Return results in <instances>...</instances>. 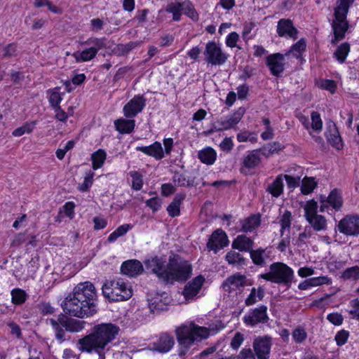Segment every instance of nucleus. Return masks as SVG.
I'll use <instances>...</instances> for the list:
<instances>
[{
  "instance_id": "1",
  "label": "nucleus",
  "mask_w": 359,
  "mask_h": 359,
  "mask_svg": "<svg viewBox=\"0 0 359 359\" xmlns=\"http://www.w3.org/2000/svg\"><path fill=\"white\" fill-rule=\"evenodd\" d=\"M119 331V327L111 323L95 325L90 334L78 340V348L81 352L95 355L97 359H105L109 344Z\"/></svg>"
},
{
  "instance_id": "2",
  "label": "nucleus",
  "mask_w": 359,
  "mask_h": 359,
  "mask_svg": "<svg viewBox=\"0 0 359 359\" xmlns=\"http://www.w3.org/2000/svg\"><path fill=\"white\" fill-rule=\"evenodd\" d=\"M96 293L94 285L90 282L77 285L72 294L62 302V308L66 313L77 318L93 316L95 312Z\"/></svg>"
},
{
  "instance_id": "3",
  "label": "nucleus",
  "mask_w": 359,
  "mask_h": 359,
  "mask_svg": "<svg viewBox=\"0 0 359 359\" xmlns=\"http://www.w3.org/2000/svg\"><path fill=\"white\" fill-rule=\"evenodd\" d=\"M214 332L210 328L189 322L177 327L175 330L177 341V353L181 359L191 354V347L196 342L207 339Z\"/></svg>"
},
{
  "instance_id": "4",
  "label": "nucleus",
  "mask_w": 359,
  "mask_h": 359,
  "mask_svg": "<svg viewBox=\"0 0 359 359\" xmlns=\"http://www.w3.org/2000/svg\"><path fill=\"white\" fill-rule=\"evenodd\" d=\"M102 292L105 297L114 302L127 300L133 295L131 285L122 278L107 281L102 285Z\"/></svg>"
},
{
  "instance_id": "5",
  "label": "nucleus",
  "mask_w": 359,
  "mask_h": 359,
  "mask_svg": "<svg viewBox=\"0 0 359 359\" xmlns=\"http://www.w3.org/2000/svg\"><path fill=\"white\" fill-rule=\"evenodd\" d=\"M351 0H340L334 11L335 20L332 24L334 36L332 38V43L341 40L348 28V24L346 20V14L348 11Z\"/></svg>"
},
{
  "instance_id": "6",
  "label": "nucleus",
  "mask_w": 359,
  "mask_h": 359,
  "mask_svg": "<svg viewBox=\"0 0 359 359\" xmlns=\"http://www.w3.org/2000/svg\"><path fill=\"white\" fill-rule=\"evenodd\" d=\"M260 276L267 281L288 285L292 281L294 271L287 264L276 262L270 266V271L268 273L261 274Z\"/></svg>"
},
{
  "instance_id": "7",
  "label": "nucleus",
  "mask_w": 359,
  "mask_h": 359,
  "mask_svg": "<svg viewBox=\"0 0 359 359\" xmlns=\"http://www.w3.org/2000/svg\"><path fill=\"white\" fill-rule=\"evenodd\" d=\"M191 272L192 267L188 261L179 257L170 259L168 263V273L165 276V282L186 281L191 276Z\"/></svg>"
},
{
  "instance_id": "8",
  "label": "nucleus",
  "mask_w": 359,
  "mask_h": 359,
  "mask_svg": "<svg viewBox=\"0 0 359 359\" xmlns=\"http://www.w3.org/2000/svg\"><path fill=\"white\" fill-rule=\"evenodd\" d=\"M318 205L314 200L307 201L304 206V216L306 221L316 231L325 230L327 228V220L325 218L317 213Z\"/></svg>"
},
{
  "instance_id": "9",
  "label": "nucleus",
  "mask_w": 359,
  "mask_h": 359,
  "mask_svg": "<svg viewBox=\"0 0 359 359\" xmlns=\"http://www.w3.org/2000/svg\"><path fill=\"white\" fill-rule=\"evenodd\" d=\"M245 108L240 107L238 108L233 114L231 115L221 118L217 121V126H215L216 130H227L230 129H236V126L241 121L243 115L245 114Z\"/></svg>"
},
{
  "instance_id": "10",
  "label": "nucleus",
  "mask_w": 359,
  "mask_h": 359,
  "mask_svg": "<svg viewBox=\"0 0 359 359\" xmlns=\"http://www.w3.org/2000/svg\"><path fill=\"white\" fill-rule=\"evenodd\" d=\"M203 54L205 62L215 66L222 65L228 58V55L219 46H205Z\"/></svg>"
},
{
  "instance_id": "11",
  "label": "nucleus",
  "mask_w": 359,
  "mask_h": 359,
  "mask_svg": "<svg viewBox=\"0 0 359 359\" xmlns=\"http://www.w3.org/2000/svg\"><path fill=\"white\" fill-rule=\"evenodd\" d=\"M269 320L267 315V307L266 306H259L243 317V322L247 325L253 327L259 323H266Z\"/></svg>"
},
{
  "instance_id": "12",
  "label": "nucleus",
  "mask_w": 359,
  "mask_h": 359,
  "mask_svg": "<svg viewBox=\"0 0 359 359\" xmlns=\"http://www.w3.org/2000/svg\"><path fill=\"white\" fill-rule=\"evenodd\" d=\"M146 267L148 270H151L154 273L165 282L168 271V264L163 258L152 257L145 262Z\"/></svg>"
},
{
  "instance_id": "13",
  "label": "nucleus",
  "mask_w": 359,
  "mask_h": 359,
  "mask_svg": "<svg viewBox=\"0 0 359 359\" xmlns=\"http://www.w3.org/2000/svg\"><path fill=\"white\" fill-rule=\"evenodd\" d=\"M341 233L347 236L359 234V217L347 216L342 219L338 225Z\"/></svg>"
},
{
  "instance_id": "14",
  "label": "nucleus",
  "mask_w": 359,
  "mask_h": 359,
  "mask_svg": "<svg viewBox=\"0 0 359 359\" xmlns=\"http://www.w3.org/2000/svg\"><path fill=\"white\" fill-rule=\"evenodd\" d=\"M271 339L268 336L259 337L253 342V348L259 359H269Z\"/></svg>"
},
{
  "instance_id": "15",
  "label": "nucleus",
  "mask_w": 359,
  "mask_h": 359,
  "mask_svg": "<svg viewBox=\"0 0 359 359\" xmlns=\"http://www.w3.org/2000/svg\"><path fill=\"white\" fill-rule=\"evenodd\" d=\"M229 244V240L226 233L219 229L215 230L211 235L207 246L210 250L217 252Z\"/></svg>"
},
{
  "instance_id": "16",
  "label": "nucleus",
  "mask_w": 359,
  "mask_h": 359,
  "mask_svg": "<svg viewBox=\"0 0 359 359\" xmlns=\"http://www.w3.org/2000/svg\"><path fill=\"white\" fill-rule=\"evenodd\" d=\"M145 104L142 96H135L123 107V114L128 118H133L142 111Z\"/></svg>"
},
{
  "instance_id": "17",
  "label": "nucleus",
  "mask_w": 359,
  "mask_h": 359,
  "mask_svg": "<svg viewBox=\"0 0 359 359\" xmlns=\"http://www.w3.org/2000/svg\"><path fill=\"white\" fill-rule=\"evenodd\" d=\"M320 210L324 212L329 204L335 210H339L343 204L341 193L337 190H332L327 197H321Z\"/></svg>"
},
{
  "instance_id": "18",
  "label": "nucleus",
  "mask_w": 359,
  "mask_h": 359,
  "mask_svg": "<svg viewBox=\"0 0 359 359\" xmlns=\"http://www.w3.org/2000/svg\"><path fill=\"white\" fill-rule=\"evenodd\" d=\"M247 279L243 275L238 273H234L228 277L222 283V287L226 292L231 293L246 285Z\"/></svg>"
},
{
  "instance_id": "19",
  "label": "nucleus",
  "mask_w": 359,
  "mask_h": 359,
  "mask_svg": "<svg viewBox=\"0 0 359 359\" xmlns=\"http://www.w3.org/2000/svg\"><path fill=\"white\" fill-rule=\"evenodd\" d=\"M277 32L281 37H285L293 41L297 39L298 30L289 19H280L278 22Z\"/></svg>"
},
{
  "instance_id": "20",
  "label": "nucleus",
  "mask_w": 359,
  "mask_h": 359,
  "mask_svg": "<svg viewBox=\"0 0 359 359\" xmlns=\"http://www.w3.org/2000/svg\"><path fill=\"white\" fill-rule=\"evenodd\" d=\"M204 281L205 278L203 276H198L185 286L183 294L186 300L189 301L197 295Z\"/></svg>"
},
{
  "instance_id": "21",
  "label": "nucleus",
  "mask_w": 359,
  "mask_h": 359,
  "mask_svg": "<svg viewBox=\"0 0 359 359\" xmlns=\"http://www.w3.org/2000/svg\"><path fill=\"white\" fill-rule=\"evenodd\" d=\"M266 63L273 76H278L284 69V57L280 53H274L269 55Z\"/></svg>"
},
{
  "instance_id": "22",
  "label": "nucleus",
  "mask_w": 359,
  "mask_h": 359,
  "mask_svg": "<svg viewBox=\"0 0 359 359\" xmlns=\"http://www.w3.org/2000/svg\"><path fill=\"white\" fill-rule=\"evenodd\" d=\"M175 345L173 337L168 333L160 334L158 340L154 344V350L160 353H168Z\"/></svg>"
},
{
  "instance_id": "23",
  "label": "nucleus",
  "mask_w": 359,
  "mask_h": 359,
  "mask_svg": "<svg viewBox=\"0 0 359 359\" xmlns=\"http://www.w3.org/2000/svg\"><path fill=\"white\" fill-rule=\"evenodd\" d=\"M122 273L130 277L137 276L143 271V266L140 262L137 260H128L124 262L121 266Z\"/></svg>"
},
{
  "instance_id": "24",
  "label": "nucleus",
  "mask_w": 359,
  "mask_h": 359,
  "mask_svg": "<svg viewBox=\"0 0 359 359\" xmlns=\"http://www.w3.org/2000/svg\"><path fill=\"white\" fill-rule=\"evenodd\" d=\"M137 151L143 152L144 154L154 157L156 160H161L164 157V152L161 144L155 142L154 144L146 147H137Z\"/></svg>"
},
{
  "instance_id": "25",
  "label": "nucleus",
  "mask_w": 359,
  "mask_h": 359,
  "mask_svg": "<svg viewBox=\"0 0 359 359\" xmlns=\"http://www.w3.org/2000/svg\"><path fill=\"white\" fill-rule=\"evenodd\" d=\"M61 325L66 331L70 332H79L84 328L86 323L72 318H68L65 315L60 314Z\"/></svg>"
},
{
  "instance_id": "26",
  "label": "nucleus",
  "mask_w": 359,
  "mask_h": 359,
  "mask_svg": "<svg viewBox=\"0 0 359 359\" xmlns=\"http://www.w3.org/2000/svg\"><path fill=\"white\" fill-rule=\"evenodd\" d=\"M231 246L239 251L250 252L252 250L253 241L245 235H239L233 241Z\"/></svg>"
},
{
  "instance_id": "27",
  "label": "nucleus",
  "mask_w": 359,
  "mask_h": 359,
  "mask_svg": "<svg viewBox=\"0 0 359 359\" xmlns=\"http://www.w3.org/2000/svg\"><path fill=\"white\" fill-rule=\"evenodd\" d=\"M198 157L202 163L212 165L216 161L217 153L212 147H207L198 151Z\"/></svg>"
},
{
  "instance_id": "28",
  "label": "nucleus",
  "mask_w": 359,
  "mask_h": 359,
  "mask_svg": "<svg viewBox=\"0 0 359 359\" xmlns=\"http://www.w3.org/2000/svg\"><path fill=\"white\" fill-rule=\"evenodd\" d=\"M61 320L60 315L56 318H52L47 320V323L52 326L55 334V337L57 340L59 341L60 344H62L65 341V339L64 338L65 331L60 323Z\"/></svg>"
},
{
  "instance_id": "29",
  "label": "nucleus",
  "mask_w": 359,
  "mask_h": 359,
  "mask_svg": "<svg viewBox=\"0 0 359 359\" xmlns=\"http://www.w3.org/2000/svg\"><path fill=\"white\" fill-rule=\"evenodd\" d=\"M283 177L280 175L268 186L266 191L273 197L278 198L283 194Z\"/></svg>"
},
{
  "instance_id": "30",
  "label": "nucleus",
  "mask_w": 359,
  "mask_h": 359,
  "mask_svg": "<svg viewBox=\"0 0 359 359\" xmlns=\"http://www.w3.org/2000/svg\"><path fill=\"white\" fill-rule=\"evenodd\" d=\"M116 129L121 133H131L135 126V121L133 119L119 118L114 121Z\"/></svg>"
},
{
  "instance_id": "31",
  "label": "nucleus",
  "mask_w": 359,
  "mask_h": 359,
  "mask_svg": "<svg viewBox=\"0 0 359 359\" xmlns=\"http://www.w3.org/2000/svg\"><path fill=\"white\" fill-rule=\"evenodd\" d=\"M259 150H253L244 157L243 163L248 168H254L260 163Z\"/></svg>"
},
{
  "instance_id": "32",
  "label": "nucleus",
  "mask_w": 359,
  "mask_h": 359,
  "mask_svg": "<svg viewBox=\"0 0 359 359\" xmlns=\"http://www.w3.org/2000/svg\"><path fill=\"white\" fill-rule=\"evenodd\" d=\"M266 249L259 248L257 250H250V257L255 265L264 266L266 264V258L268 257Z\"/></svg>"
},
{
  "instance_id": "33",
  "label": "nucleus",
  "mask_w": 359,
  "mask_h": 359,
  "mask_svg": "<svg viewBox=\"0 0 359 359\" xmlns=\"http://www.w3.org/2000/svg\"><path fill=\"white\" fill-rule=\"evenodd\" d=\"M184 198V194H178L175 196L171 203L167 208V211L170 216L176 217L180 215V206Z\"/></svg>"
},
{
  "instance_id": "34",
  "label": "nucleus",
  "mask_w": 359,
  "mask_h": 359,
  "mask_svg": "<svg viewBox=\"0 0 359 359\" xmlns=\"http://www.w3.org/2000/svg\"><path fill=\"white\" fill-rule=\"evenodd\" d=\"M259 224V217L252 215L242 222V231L244 232H251L257 228Z\"/></svg>"
},
{
  "instance_id": "35",
  "label": "nucleus",
  "mask_w": 359,
  "mask_h": 359,
  "mask_svg": "<svg viewBox=\"0 0 359 359\" xmlns=\"http://www.w3.org/2000/svg\"><path fill=\"white\" fill-rule=\"evenodd\" d=\"M278 222L280 224V234L283 236L286 229H289L291 226L292 216V213L288 210L280 211Z\"/></svg>"
},
{
  "instance_id": "36",
  "label": "nucleus",
  "mask_w": 359,
  "mask_h": 359,
  "mask_svg": "<svg viewBox=\"0 0 359 359\" xmlns=\"http://www.w3.org/2000/svg\"><path fill=\"white\" fill-rule=\"evenodd\" d=\"M107 158V154L103 149H98L91 155L92 167L93 170L100 168Z\"/></svg>"
},
{
  "instance_id": "37",
  "label": "nucleus",
  "mask_w": 359,
  "mask_h": 359,
  "mask_svg": "<svg viewBox=\"0 0 359 359\" xmlns=\"http://www.w3.org/2000/svg\"><path fill=\"white\" fill-rule=\"evenodd\" d=\"M264 292L262 287H253L245 301L246 306H252L264 297Z\"/></svg>"
},
{
  "instance_id": "38",
  "label": "nucleus",
  "mask_w": 359,
  "mask_h": 359,
  "mask_svg": "<svg viewBox=\"0 0 359 359\" xmlns=\"http://www.w3.org/2000/svg\"><path fill=\"white\" fill-rule=\"evenodd\" d=\"M97 53V50L93 47L87 48L82 52L74 53V56L77 62H85L93 58Z\"/></svg>"
},
{
  "instance_id": "39",
  "label": "nucleus",
  "mask_w": 359,
  "mask_h": 359,
  "mask_svg": "<svg viewBox=\"0 0 359 359\" xmlns=\"http://www.w3.org/2000/svg\"><path fill=\"white\" fill-rule=\"evenodd\" d=\"M226 260L231 265L241 266L245 264L243 256L237 252L230 251L226 255Z\"/></svg>"
},
{
  "instance_id": "40",
  "label": "nucleus",
  "mask_w": 359,
  "mask_h": 359,
  "mask_svg": "<svg viewBox=\"0 0 359 359\" xmlns=\"http://www.w3.org/2000/svg\"><path fill=\"white\" fill-rule=\"evenodd\" d=\"M341 277L345 280H356L359 279V266H354L346 269L341 273Z\"/></svg>"
},
{
  "instance_id": "41",
  "label": "nucleus",
  "mask_w": 359,
  "mask_h": 359,
  "mask_svg": "<svg viewBox=\"0 0 359 359\" xmlns=\"http://www.w3.org/2000/svg\"><path fill=\"white\" fill-rule=\"evenodd\" d=\"M317 185V182L313 177H305L302 180L301 191L303 194H309L313 192Z\"/></svg>"
},
{
  "instance_id": "42",
  "label": "nucleus",
  "mask_w": 359,
  "mask_h": 359,
  "mask_svg": "<svg viewBox=\"0 0 359 359\" xmlns=\"http://www.w3.org/2000/svg\"><path fill=\"white\" fill-rule=\"evenodd\" d=\"M311 130L319 133L322 130L323 128V121L320 114L317 111H313L311 114Z\"/></svg>"
},
{
  "instance_id": "43",
  "label": "nucleus",
  "mask_w": 359,
  "mask_h": 359,
  "mask_svg": "<svg viewBox=\"0 0 359 359\" xmlns=\"http://www.w3.org/2000/svg\"><path fill=\"white\" fill-rule=\"evenodd\" d=\"M166 11L172 13L174 20H180L182 14V3L175 2L170 4L166 8Z\"/></svg>"
},
{
  "instance_id": "44",
  "label": "nucleus",
  "mask_w": 359,
  "mask_h": 359,
  "mask_svg": "<svg viewBox=\"0 0 359 359\" xmlns=\"http://www.w3.org/2000/svg\"><path fill=\"white\" fill-rule=\"evenodd\" d=\"M182 12L192 19H196L197 18V13L194 5L189 0L182 2Z\"/></svg>"
},
{
  "instance_id": "45",
  "label": "nucleus",
  "mask_w": 359,
  "mask_h": 359,
  "mask_svg": "<svg viewBox=\"0 0 359 359\" xmlns=\"http://www.w3.org/2000/svg\"><path fill=\"white\" fill-rule=\"evenodd\" d=\"M12 302L15 304H21L26 300L27 294L21 289H14L11 292Z\"/></svg>"
},
{
  "instance_id": "46",
  "label": "nucleus",
  "mask_w": 359,
  "mask_h": 359,
  "mask_svg": "<svg viewBox=\"0 0 359 359\" xmlns=\"http://www.w3.org/2000/svg\"><path fill=\"white\" fill-rule=\"evenodd\" d=\"M129 175L132 178L133 189L140 190L143 185L142 175L137 171H130Z\"/></svg>"
},
{
  "instance_id": "47",
  "label": "nucleus",
  "mask_w": 359,
  "mask_h": 359,
  "mask_svg": "<svg viewBox=\"0 0 359 359\" xmlns=\"http://www.w3.org/2000/svg\"><path fill=\"white\" fill-rule=\"evenodd\" d=\"M34 128V123H27L22 126L19 127L13 130V135L15 137H20L25 133H30Z\"/></svg>"
},
{
  "instance_id": "48",
  "label": "nucleus",
  "mask_w": 359,
  "mask_h": 359,
  "mask_svg": "<svg viewBox=\"0 0 359 359\" xmlns=\"http://www.w3.org/2000/svg\"><path fill=\"white\" fill-rule=\"evenodd\" d=\"M94 175V172L91 171L86 174L83 182L79 186L80 191L85 192L88 190L93 184Z\"/></svg>"
},
{
  "instance_id": "49",
  "label": "nucleus",
  "mask_w": 359,
  "mask_h": 359,
  "mask_svg": "<svg viewBox=\"0 0 359 359\" xmlns=\"http://www.w3.org/2000/svg\"><path fill=\"white\" fill-rule=\"evenodd\" d=\"M292 337L296 343L303 342L307 337V334L303 328H297L292 333Z\"/></svg>"
},
{
  "instance_id": "50",
  "label": "nucleus",
  "mask_w": 359,
  "mask_h": 359,
  "mask_svg": "<svg viewBox=\"0 0 359 359\" xmlns=\"http://www.w3.org/2000/svg\"><path fill=\"white\" fill-rule=\"evenodd\" d=\"M311 287H317L325 284H330L331 280L328 276H318L309 278Z\"/></svg>"
},
{
  "instance_id": "51",
  "label": "nucleus",
  "mask_w": 359,
  "mask_h": 359,
  "mask_svg": "<svg viewBox=\"0 0 359 359\" xmlns=\"http://www.w3.org/2000/svg\"><path fill=\"white\" fill-rule=\"evenodd\" d=\"M61 101L62 96L57 90H50L49 102L53 108L60 107V104Z\"/></svg>"
},
{
  "instance_id": "52",
  "label": "nucleus",
  "mask_w": 359,
  "mask_h": 359,
  "mask_svg": "<svg viewBox=\"0 0 359 359\" xmlns=\"http://www.w3.org/2000/svg\"><path fill=\"white\" fill-rule=\"evenodd\" d=\"M350 307L348 312L351 318L359 320V299L356 298L351 301Z\"/></svg>"
},
{
  "instance_id": "53",
  "label": "nucleus",
  "mask_w": 359,
  "mask_h": 359,
  "mask_svg": "<svg viewBox=\"0 0 359 359\" xmlns=\"http://www.w3.org/2000/svg\"><path fill=\"white\" fill-rule=\"evenodd\" d=\"M349 51V46H338L334 52V55L339 62H343Z\"/></svg>"
},
{
  "instance_id": "54",
  "label": "nucleus",
  "mask_w": 359,
  "mask_h": 359,
  "mask_svg": "<svg viewBox=\"0 0 359 359\" xmlns=\"http://www.w3.org/2000/svg\"><path fill=\"white\" fill-rule=\"evenodd\" d=\"M174 183L179 187L190 186L191 182L182 174H175L173 177Z\"/></svg>"
},
{
  "instance_id": "55",
  "label": "nucleus",
  "mask_w": 359,
  "mask_h": 359,
  "mask_svg": "<svg viewBox=\"0 0 359 359\" xmlns=\"http://www.w3.org/2000/svg\"><path fill=\"white\" fill-rule=\"evenodd\" d=\"M349 336V332L346 330H342L337 333L335 335V341L338 346L345 344Z\"/></svg>"
},
{
  "instance_id": "56",
  "label": "nucleus",
  "mask_w": 359,
  "mask_h": 359,
  "mask_svg": "<svg viewBox=\"0 0 359 359\" xmlns=\"http://www.w3.org/2000/svg\"><path fill=\"white\" fill-rule=\"evenodd\" d=\"M327 319L334 325H340L342 324L343 316L338 313H332L327 315Z\"/></svg>"
},
{
  "instance_id": "57",
  "label": "nucleus",
  "mask_w": 359,
  "mask_h": 359,
  "mask_svg": "<svg viewBox=\"0 0 359 359\" xmlns=\"http://www.w3.org/2000/svg\"><path fill=\"white\" fill-rule=\"evenodd\" d=\"M255 25L252 22H246L244 24L242 36L245 42L250 38L249 34L255 27Z\"/></svg>"
},
{
  "instance_id": "58",
  "label": "nucleus",
  "mask_w": 359,
  "mask_h": 359,
  "mask_svg": "<svg viewBox=\"0 0 359 359\" xmlns=\"http://www.w3.org/2000/svg\"><path fill=\"white\" fill-rule=\"evenodd\" d=\"M286 180L287 187L289 188L294 189L299 185L300 177H294L288 175L283 176Z\"/></svg>"
},
{
  "instance_id": "59",
  "label": "nucleus",
  "mask_w": 359,
  "mask_h": 359,
  "mask_svg": "<svg viewBox=\"0 0 359 359\" xmlns=\"http://www.w3.org/2000/svg\"><path fill=\"white\" fill-rule=\"evenodd\" d=\"M243 335L240 332H236L231 340V346L233 349H238L243 342Z\"/></svg>"
},
{
  "instance_id": "60",
  "label": "nucleus",
  "mask_w": 359,
  "mask_h": 359,
  "mask_svg": "<svg viewBox=\"0 0 359 359\" xmlns=\"http://www.w3.org/2000/svg\"><path fill=\"white\" fill-rule=\"evenodd\" d=\"M146 205L155 212L161 208V201L157 197L152 198L146 201Z\"/></svg>"
},
{
  "instance_id": "61",
  "label": "nucleus",
  "mask_w": 359,
  "mask_h": 359,
  "mask_svg": "<svg viewBox=\"0 0 359 359\" xmlns=\"http://www.w3.org/2000/svg\"><path fill=\"white\" fill-rule=\"evenodd\" d=\"M233 147L232 137H225L219 144L221 149L226 152H229L233 149Z\"/></svg>"
},
{
  "instance_id": "62",
  "label": "nucleus",
  "mask_w": 359,
  "mask_h": 359,
  "mask_svg": "<svg viewBox=\"0 0 359 359\" xmlns=\"http://www.w3.org/2000/svg\"><path fill=\"white\" fill-rule=\"evenodd\" d=\"M327 140L335 147L337 149H339L341 146V138L339 135H338L337 132L336 131L334 134L333 135H326Z\"/></svg>"
},
{
  "instance_id": "63",
  "label": "nucleus",
  "mask_w": 359,
  "mask_h": 359,
  "mask_svg": "<svg viewBox=\"0 0 359 359\" xmlns=\"http://www.w3.org/2000/svg\"><path fill=\"white\" fill-rule=\"evenodd\" d=\"M321 87L333 93L335 92L337 85L332 80H325L322 82Z\"/></svg>"
},
{
  "instance_id": "64",
  "label": "nucleus",
  "mask_w": 359,
  "mask_h": 359,
  "mask_svg": "<svg viewBox=\"0 0 359 359\" xmlns=\"http://www.w3.org/2000/svg\"><path fill=\"white\" fill-rule=\"evenodd\" d=\"M62 359H79V355L70 348H65L62 352Z\"/></svg>"
}]
</instances>
